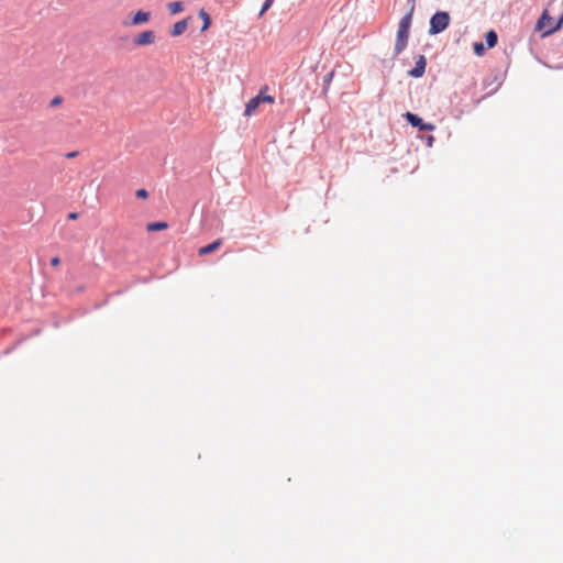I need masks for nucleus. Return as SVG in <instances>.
Returning <instances> with one entry per match:
<instances>
[{"label":"nucleus","mask_w":563,"mask_h":563,"mask_svg":"<svg viewBox=\"0 0 563 563\" xmlns=\"http://www.w3.org/2000/svg\"><path fill=\"white\" fill-rule=\"evenodd\" d=\"M409 11L402 16L398 24L394 56H398L407 46L409 31L412 22V14L416 8V0H408Z\"/></svg>","instance_id":"f257e3e1"},{"label":"nucleus","mask_w":563,"mask_h":563,"mask_svg":"<svg viewBox=\"0 0 563 563\" xmlns=\"http://www.w3.org/2000/svg\"><path fill=\"white\" fill-rule=\"evenodd\" d=\"M450 23V15L448 12L440 11L432 15L430 20V30L431 34H439L444 31Z\"/></svg>","instance_id":"f03ea898"},{"label":"nucleus","mask_w":563,"mask_h":563,"mask_svg":"<svg viewBox=\"0 0 563 563\" xmlns=\"http://www.w3.org/2000/svg\"><path fill=\"white\" fill-rule=\"evenodd\" d=\"M262 102L274 103L275 98L273 96H263V90H260V93L246 103L244 115H253Z\"/></svg>","instance_id":"7ed1b4c3"},{"label":"nucleus","mask_w":563,"mask_h":563,"mask_svg":"<svg viewBox=\"0 0 563 563\" xmlns=\"http://www.w3.org/2000/svg\"><path fill=\"white\" fill-rule=\"evenodd\" d=\"M155 41H156L155 32L152 30H146V31H143L140 34H137L135 36V38L133 40V43L135 46L142 47V46H146V45H152L155 43Z\"/></svg>","instance_id":"20e7f679"},{"label":"nucleus","mask_w":563,"mask_h":563,"mask_svg":"<svg viewBox=\"0 0 563 563\" xmlns=\"http://www.w3.org/2000/svg\"><path fill=\"white\" fill-rule=\"evenodd\" d=\"M405 118L407 121L415 128H418L420 131H433L434 125L431 123H424L420 117L415 113L406 112Z\"/></svg>","instance_id":"39448f33"},{"label":"nucleus","mask_w":563,"mask_h":563,"mask_svg":"<svg viewBox=\"0 0 563 563\" xmlns=\"http://www.w3.org/2000/svg\"><path fill=\"white\" fill-rule=\"evenodd\" d=\"M151 19V12L139 10L134 13L131 20L132 25H141L147 23Z\"/></svg>","instance_id":"423d86ee"},{"label":"nucleus","mask_w":563,"mask_h":563,"mask_svg":"<svg viewBox=\"0 0 563 563\" xmlns=\"http://www.w3.org/2000/svg\"><path fill=\"white\" fill-rule=\"evenodd\" d=\"M426 70V59L423 56H420L416 63V66L409 71V75L419 78L424 74Z\"/></svg>","instance_id":"0eeeda50"},{"label":"nucleus","mask_w":563,"mask_h":563,"mask_svg":"<svg viewBox=\"0 0 563 563\" xmlns=\"http://www.w3.org/2000/svg\"><path fill=\"white\" fill-rule=\"evenodd\" d=\"M222 245V239H217L216 241H213L212 243L206 245V246H202L198 250V254L200 256H205V255H208L214 251H217L220 246Z\"/></svg>","instance_id":"6e6552de"},{"label":"nucleus","mask_w":563,"mask_h":563,"mask_svg":"<svg viewBox=\"0 0 563 563\" xmlns=\"http://www.w3.org/2000/svg\"><path fill=\"white\" fill-rule=\"evenodd\" d=\"M188 20L189 19H184L181 21L176 22L170 30V35L172 36L181 35L187 30Z\"/></svg>","instance_id":"1a4fd4ad"},{"label":"nucleus","mask_w":563,"mask_h":563,"mask_svg":"<svg viewBox=\"0 0 563 563\" xmlns=\"http://www.w3.org/2000/svg\"><path fill=\"white\" fill-rule=\"evenodd\" d=\"M198 14L203 22L202 27H201V31L203 32L210 27L211 18H210L209 13L207 11H205L203 9H200Z\"/></svg>","instance_id":"9d476101"},{"label":"nucleus","mask_w":563,"mask_h":563,"mask_svg":"<svg viewBox=\"0 0 563 563\" xmlns=\"http://www.w3.org/2000/svg\"><path fill=\"white\" fill-rule=\"evenodd\" d=\"M168 228V224L167 222H163V221H159V222H151L146 225V230L150 231V232H154V231H161V230H165Z\"/></svg>","instance_id":"9b49d317"},{"label":"nucleus","mask_w":563,"mask_h":563,"mask_svg":"<svg viewBox=\"0 0 563 563\" xmlns=\"http://www.w3.org/2000/svg\"><path fill=\"white\" fill-rule=\"evenodd\" d=\"M486 43L488 47H494L497 44L498 36L495 31L490 30L486 33Z\"/></svg>","instance_id":"f8f14e48"},{"label":"nucleus","mask_w":563,"mask_h":563,"mask_svg":"<svg viewBox=\"0 0 563 563\" xmlns=\"http://www.w3.org/2000/svg\"><path fill=\"white\" fill-rule=\"evenodd\" d=\"M167 7H168L170 14L179 13L184 9L183 3L179 1L170 2Z\"/></svg>","instance_id":"ddd939ff"},{"label":"nucleus","mask_w":563,"mask_h":563,"mask_svg":"<svg viewBox=\"0 0 563 563\" xmlns=\"http://www.w3.org/2000/svg\"><path fill=\"white\" fill-rule=\"evenodd\" d=\"M544 20H548V21H550V20H551V18L549 16V14H548V12H547V11H544V12L542 13L541 18H540V19H539V21H538V24H537V29H538V30H542V29L544 27Z\"/></svg>","instance_id":"4468645a"},{"label":"nucleus","mask_w":563,"mask_h":563,"mask_svg":"<svg viewBox=\"0 0 563 563\" xmlns=\"http://www.w3.org/2000/svg\"><path fill=\"white\" fill-rule=\"evenodd\" d=\"M485 52V46L483 43L476 42L474 43V53L478 56L483 55Z\"/></svg>","instance_id":"2eb2a0df"},{"label":"nucleus","mask_w":563,"mask_h":563,"mask_svg":"<svg viewBox=\"0 0 563 563\" xmlns=\"http://www.w3.org/2000/svg\"><path fill=\"white\" fill-rule=\"evenodd\" d=\"M274 0H265L262 9L260 11V16H263V14L272 7Z\"/></svg>","instance_id":"dca6fc26"},{"label":"nucleus","mask_w":563,"mask_h":563,"mask_svg":"<svg viewBox=\"0 0 563 563\" xmlns=\"http://www.w3.org/2000/svg\"><path fill=\"white\" fill-rule=\"evenodd\" d=\"M562 23H563V13H562V18L558 22V24L555 26H551L548 31H545L543 33V35H549V34L553 33L554 31L559 30L561 27Z\"/></svg>","instance_id":"f3484780"},{"label":"nucleus","mask_w":563,"mask_h":563,"mask_svg":"<svg viewBox=\"0 0 563 563\" xmlns=\"http://www.w3.org/2000/svg\"><path fill=\"white\" fill-rule=\"evenodd\" d=\"M136 197L141 199H146L148 197V192L146 189H137L136 190Z\"/></svg>","instance_id":"a211bd4d"},{"label":"nucleus","mask_w":563,"mask_h":563,"mask_svg":"<svg viewBox=\"0 0 563 563\" xmlns=\"http://www.w3.org/2000/svg\"><path fill=\"white\" fill-rule=\"evenodd\" d=\"M63 102V98L60 96H56L51 100V107H57Z\"/></svg>","instance_id":"6ab92c4d"},{"label":"nucleus","mask_w":563,"mask_h":563,"mask_svg":"<svg viewBox=\"0 0 563 563\" xmlns=\"http://www.w3.org/2000/svg\"><path fill=\"white\" fill-rule=\"evenodd\" d=\"M59 263H60V260H59V257H57V256H55V257H53V258L51 260V264H52L53 266H58V265H59Z\"/></svg>","instance_id":"aec40b11"},{"label":"nucleus","mask_w":563,"mask_h":563,"mask_svg":"<svg viewBox=\"0 0 563 563\" xmlns=\"http://www.w3.org/2000/svg\"><path fill=\"white\" fill-rule=\"evenodd\" d=\"M78 155V152L74 151V152H69L66 154V158H74Z\"/></svg>","instance_id":"412c9836"},{"label":"nucleus","mask_w":563,"mask_h":563,"mask_svg":"<svg viewBox=\"0 0 563 563\" xmlns=\"http://www.w3.org/2000/svg\"><path fill=\"white\" fill-rule=\"evenodd\" d=\"M77 217H78V214L76 212H71L68 214V219H70V220H76Z\"/></svg>","instance_id":"4be33fe9"},{"label":"nucleus","mask_w":563,"mask_h":563,"mask_svg":"<svg viewBox=\"0 0 563 563\" xmlns=\"http://www.w3.org/2000/svg\"><path fill=\"white\" fill-rule=\"evenodd\" d=\"M261 90H263V96H268V95L266 93V91L268 90V87H267V86L263 87Z\"/></svg>","instance_id":"5701e85b"},{"label":"nucleus","mask_w":563,"mask_h":563,"mask_svg":"<svg viewBox=\"0 0 563 563\" xmlns=\"http://www.w3.org/2000/svg\"><path fill=\"white\" fill-rule=\"evenodd\" d=\"M433 141V136H430L428 140V143H431Z\"/></svg>","instance_id":"b1692460"},{"label":"nucleus","mask_w":563,"mask_h":563,"mask_svg":"<svg viewBox=\"0 0 563 563\" xmlns=\"http://www.w3.org/2000/svg\"><path fill=\"white\" fill-rule=\"evenodd\" d=\"M433 141V136H430L428 140V143H431Z\"/></svg>","instance_id":"393cba45"}]
</instances>
